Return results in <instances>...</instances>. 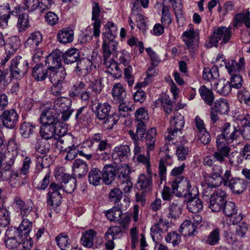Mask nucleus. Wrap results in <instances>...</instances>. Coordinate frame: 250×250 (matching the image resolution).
Wrapping results in <instances>:
<instances>
[{"instance_id": "obj_1", "label": "nucleus", "mask_w": 250, "mask_h": 250, "mask_svg": "<svg viewBox=\"0 0 250 250\" xmlns=\"http://www.w3.org/2000/svg\"><path fill=\"white\" fill-rule=\"evenodd\" d=\"M218 163L219 162L212 159L210 156H208L204 158V165L210 168L208 182H212V185L214 187H219L223 183L227 186L228 180L231 177V171L226 170L222 175L223 169Z\"/></svg>"}, {"instance_id": "obj_2", "label": "nucleus", "mask_w": 250, "mask_h": 250, "mask_svg": "<svg viewBox=\"0 0 250 250\" xmlns=\"http://www.w3.org/2000/svg\"><path fill=\"white\" fill-rule=\"evenodd\" d=\"M231 28L225 26L214 28L212 35L208 37L206 46L208 48L217 47L219 41L222 39L221 44H225L229 42L231 37Z\"/></svg>"}, {"instance_id": "obj_3", "label": "nucleus", "mask_w": 250, "mask_h": 250, "mask_svg": "<svg viewBox=\"0 0 250 250\" xmlns=\"http://www.w3.org/2000/svg\"><path fill=\"white\" fill-rule=\"evenodd\" d=\"M136 120L138 122L136 125V131L134 133L131 130H129L128 134L132 139L136 140L141 138L145 135L146 130V123L148 119V114L144 108H140L135 113Z\"/></svg>"}, {"instance_id": "obj_4", "label": "nucleus", "mask_w": 250, "mask_h": 250, "mask_svg": "<svg viewBox=\"0 0 250 250\" xmlns=\"http://www.w3.org/2000/svg\"><path fill=\"white\" fill-rule=\"evenodd\" d=\"M171 187L173 192H176V195L179 197H186L193 195V192H198L196 188H193L191 189V185L189 181L183 176L176 178L173 181Z\"/></svg>"}, {"instance_id": "obj_5", "label": "nucleus", "mask_w": 250, "mask_h": 250, "mask_svg": "<svg viewBox=\"0 0 250 250\" xmlns=\"http://www.w3.org/2000/svg\"><path fill=\"white\" fill-rule=\"evenodd\" d=\"M174 114L170 122V126L165 134V138L169 141L174 139L177 135H181V130L185 124L184 116L181 113L176 111Z\"/></svg>"}, {"instance_id": "obj_6", "label": "nucleus", "mask_w": 250, "mask_h": 250, "mask_svg": "<svg viewBox=\"0 0 250 250\" xmlns=\"http://www.w3.org/2000/svg\"><path fill=\"white\" fill-rule=\"evenodd\" d=\"M241 133V127L237 125H231L229 123L224 124L222 127V133L217 136L219 141L231 143L237 140Z\"/></svg>"}, {"instance_id": "obj_7", "label": "nucleus", "mask_w": 250, "mask_h": 250, "mask_svg": "<svg viewBox=\"0 0 250 250\" xmlns=\"http://www.w3.org/2000/svg\"><path fill=\"white\" fill-rule=\"evenodd\" d=\"M71 105V99L67 97H61L54 101L53 107L60 114H62V121H66L69 118L73 112Z\"/></svg>"}, {"instance_id": "obj_8", "label": "nucleus", "mask_w": 250, "mask_h": 250, "mask_svg": "<svg viewBox=\"0 0 250 250\" xmlns=\"http://www.w3.org/2000/svg\"><path fill=\"white\" fill-rule=\"evenodd\" d=\"M28 68L27 61L21 56H17L11 60L9 66L11 76L20 79L27 73Z\"/></svg>"}, {"instance_id": "obj_9", "label": "nucleus", "mask_w": 250, "mask_h": 250, "mask_svg": "<svg viewBox=\"0 0 250 250\" xmlns=\"http://www.w3.org/2000/svg\"><path fill=\"white\" fill-rule=\"evenodd\" d=\"M157 134L156 129L155 128H151L148 131L146 134L142 137V139L138 138L136 140L132 139L134 141V153L135 155L139 154L141 152V147L138 143V140H141L145 143L147 146L146 154L149 155V152L155 148V137Z\"/></svg>"}, {"instance_id": "obj_10", "label": "nucleus", "mask_w": 250, "mask_h": 250, "mask_svg": "<svg viewBox=\"0 0 250 250\" xmlns=\"http://www.w3.org/2000/svg\"><path fill=\"white\" fill-rule=\"evenodd\" d=\"M47 194V205L52 209L57 208L61 205L62 196L60 192L61 187L55 183H52Z\"/></svg>"}, {"instance_id": "obj_11", "label": "nucleus", "mask_w": 250, "mask_h": 250, "mask_svg": "<svg viewBox=\"0 0 250 250\" xmlns=\"http://www.w3.org/2000/svg\"><path fill=\"white\" fill-rule=\"evenodd\" d=\"M91 106L96 118L100 121L104 120L108 117L111 109L109 104L100 102L97 98L94 100H91Z\"/></svg>"}, {"instance_id": "obj_12", "label": "nucleus", "mask_w": 250, "mask_h": 250, "mask_svg": "<svg viewBox=\"0 0 250 250\" xmlns=\"http://www.w3.org/2000/svg\"><path fill=\"white\" fill-rule=\"evenodd\" d=\"M226 201V192L221 190H217L210 197L209 208L213 212H219L222 210Z\"/></svg>"}, {"instance_id": "obj_13", "label": "nucleus", "mask_w": 250, "mask_h": 250, "mask_svg": "<svg viewBox=\"0 0 250 250\" xmlns=\"http://www.w3.org/2000/svg\"><path fill=\"white\" fill-rule=\"evenodd\" d=\"M61 120L60 113L57 112L53 107L47 108L43 110L40 118L41 124L54 125H57Z\"/></svg>"}, {"instance_id": "obj_14", "label": "nucleus", "mask_w": 250, "mask_h": 250, "mask_svg": "<svg viewBox=\"0 0 250 250\" xmlns=\"http://www.w3.org/2000/svg\"><path fill=\"white\" fill-rule=\"evenodd\" d=\"M216 143L217 149L213 152L212 159L219 162V163H222L225 161L226 158L229 156L231 149L226 144V142L216 139Z\"/></svg>"}, {"instance_id": "obj_15", "label": "nucleus", "mask_w": 250, "mask_h": 250, "mask_svg": "<svg viewBox=\"0 0 250 250\" xmlns=\"http://www.w3.org/2000/svg\"><path fill=\"white\" fill-rule=\"evenodd\" d=\"M19 119V115L15 109L6 110L0 116L2 125L7 128H14Z\"/></svg>"}, {"instance_id": "obj_16", "label": "nucleus", "mask_w": 250, "mask_h": 250, "mask_svg": "<svg viewBox=\"0 0 250 250\" xmlns=\"http://www.w3.org/2000/svg\"><path fill=\"white\" fill-rule=\"evenodd\" d=\"M222 210L225 216L231 217L230 220L233 225L237 224L242 220V216L237 214L238 208L233 202L226 201Z\"/></svg>"}, {"instance_id": "obj_17", "label": "nucleus", "mask_w": 250, "mask_h": 250, "mask_svg": "<svg viewBox=\"0 0 250 250\" xmlns=\"http://www.w3.org/2000/svg\"><path fill=\"white\" fill-rule=\"evenodd\" d=\"M183 41L186 45V48L191 53H193L198 47L199 39L195 34L193 29H190L183 34Z\"/></svg>"}, {"instance_id": "obj_18", "label": "nucleus", "mask_w": 250, "mask_h": 250, "mask_svg": "<svg viewBox=\"0 0 250 250\" xmlns=\"http://www.w3.org/2000/svg\"><path fill=\"white\" fill-rule=\"evenodd\" d=\"M62 53L59 50H55L48 55L45 60V65L48 69H59L62 67Z\"/></svg>"}, {"instance_id": "obj_19", "label": "nucleus", "mask_w": 250, "mask_h": 250, "mask_svg": "<svg viewBox=\"0 0 250 250\" xmlns=\"http://www.w3.org/2000/svg\"><path fill=\"white\" fill-rule=\"evenodd\" d=\"M52 163V158L50 155H45L36 157V165L35 173L40 177L42 173L49 170L48 168Z\"/></svg>"}, {"instance_id": "obj_20", "label": "nucleus", "mask_w": 250, "mask_h": 250, "mask_svg": "<svg viewBox=\"0 0 250 250\" xmlns=\"http://www.w3.org/2000/svg\"><path fill=\"white\" fill-rule=\"evenodd\" d=\"M130 149L127 145L117 146L113 150L112 158L115 163H118L127 159L130 154Z\"/></svg>"}, {"instance_id": "obj_21", "label": "nucleus", "mask_w": 250, "mask_h": 250, "mask_svg": "<svg viewBox=\"0 0 250 250\" xmlns=\"http://www.w3.org/2000/svg\"><path fill=\"white\" fill-rule=\"evenodd\" d=\"M101 12L100 5L97 2H94L92 5V18L94 22L92 23L93 26V35L95 37H99L100 34L101 20L100 14Z\"/></svg>"}, {"instance_id": "obj_22", "label": "nucleus", "mask_w": 250, "mask_h": 250, "mask_svg": "<svg viewBox=\"0 0 250 250\" xmlns=\"http://www.w3.org/2000/svg\"><path fill=\"white\" fill-rule=\"evenodd\" d=\"M74 65L77 73H80L79 74L83 75L90 73L93 68H96L90 60L85 58L79 59Z\"/></svg>"}, {"instance_id": "obj_23", "label": "nucleus", "mask_w": 250, "mask_h": 250, "mask_svg": "<svg viewBox=\"0 0 250 250\" xmlns=\"http://www.w3.org/2000/svg\"><path fill=\"white\" fill-rule=\"evenodd\" d=\"M227 186H228L232 191L235 194H240L247 188V182L243 179L233 178L232 176L228 180Z\"/></svg>"}, {"instance_id": "obj_24", "label": "nucleus", "mask_w": 250, "mask_h": 250, "mask_svg": "<svg viewBox=\"0 0 250 250\" xmlns=\"http://www.w3.org/2000/svg\"><path fill=\"white\" fill-rule=\"evenodd\" d=\"M197 193H194L193 195H190L187 200L183 202L187 203V208L193 213H197L201 211L203 208L202 201L197 197Z\"/></svg>"}, {"instance_id": "obj_25", "label": "nucleus", "mask_w": 250, "mask_h": 250, "mask_svg": "<svg viewBox=\"0 0 250 250\" xmlns=\"http://www.w3.org/2000/svg\"><path fill=\"white\" fill-rule=\"evenodd\" d=\"M136 188L142 194H146L149 192L152 188L151 176H146L145 174H140L136 184Z\"/></svg>"}, {"instance_id": "obj_26", "label": "nucleus", "mask_w": 250, "mask_h": 250, "mask_svg": "<svg viewBox=\"0 0 250 250\" xmlns=\"http://www.w3.org/2000/svg\"><path fill=\"white\" fill-rule=\"evenodd\" d=\"M115 38H107L108 40H104L102 44L103 57L105 61L108 60L112 53L116 50L118 42L114 40Z\"/></svg>"}, {"instance_id": "obj_27", "label": "nucleus", "mask_w": 250, "mask_h": 250, "mask_svg": "<svg viewBox=\"0 0 250 250\" xmlns=\"http://www.w3.org/2000/svg\"><path fill=\"white\" fill-rule=\"evenodd\" d=\"M73 175L75 177L82 178L85 176L88 170V166L86 162L81 159H76L73 162L72 166Z\"/></svg>"}, {"instance_id": "obj_28", "label": "nucleus", "mask_w": 250, "mask_h": 250, "mask_svg": "<svg viewBox=\"0 0 250 250\" xmlns=\"http://www.w3.org/2000/svg\"><path fill=\"white\" fill-rule=\"evenodd\" d=\"M66 73L64 68L61 67L59 69L49 70L48 78L52 83H62L66 77Z\"/></svg>"}, {"instance_id": "obj_29", "label": "nucleus", "mask_w": 250, "mask_h": 250, "mask_svg": "<svg viewBox=\"0 0 250 250\" xmlns=\"http://www.w3.org/2000/svg\"><path fill=\"white\" fill-rule=\"evenodd\" d=\"M102 173L103 181L106 185L111 184L117 174L115 167L111 164L104 166Z\"/></svg>"}, {"instance_id": "obj_30", "label": "nucleus", "mask_w": 250, "mask_h": 250, "mask_svg": "<svg viewBox=\"0 0 250 250\" xmlns=\"http://www.w3.org/2000/svg\"><path fill=\"white\" fill-rule=\"evenodd\" d=\"M62 182L60 186L61 189L67 193H72L76 188V179L75 177H69L68 175L64 174L62 176Z\"/></svg>"}, {"instance_id": "obj_31", "label": "nucleus", "mask_w": 250, "mask_h": 250, "mask_svg": "<svg viewBox=\"0 0 250 250\" xmlns=\"http://www.w3.org/2000/svg\"><path fill=\"white\" fill-rule=\"evenodd\" d=\"M55 139H57L56 137ZM73 144V138L72 136L69 134L63 138H60L57 139V141L56 142V147L60 150V152L62 153H64L65 150L68 149L70 147H72Z\"/></svg>"}, {"instance_id": "obj_32", "label": "nucleus", "mask_w": 250, "mask_h": 250, "mask_svg": "<svg viewBox=\"0 0 250 250\" xmlns=\"http://www.w3.org/2000/svg\"><path fill=\"white\" fill-rule=\"evenodd\" d=\"M245 64L244 58H240L238 61L231 60L226 64V68L231 75L238 72L244 68Z\"/></svg>"}, {"instance_id": "obj_33", "label": "nucleus", "mask_w": 250, "mask_h": 250, "mask_svg": "<svg viewBox=\"0 0 250 250\" xmlns=\"http://www.w3.org/2000/svg\"><path fill=\"white\" fill-rule=\"evenodd\" d=\"M58 41L61 43L66 44L74 39V32L70 28H62L57 34Z\"/></svg>"}, {"instance_id": "obj_34", "label": "nucleus", "mask_w": 250, "mask_h": 250, "mask_svg": "<svg viewBox=\"0 0 250 250\" xmlns=\"http://www.w3.org/2000/svg\"><path fill=\"white\" fill-rule=\"evenodd\" d=\"M49 69H43L42 63H37L32 69V75L38 81H44L47 77L48 78Z\"/></svg>"}, {"instance_id": "obj_35", "label": "nucleus", "mask_w": 250, "mask_h": 250, "mask_svg": "<svg viewBox=\"0 0 250 250\" xmlns=\"http://www.w3.org/2000/svg\"><path fill=\"white\" fill-rule=\"evenodd\" d=\"M14 203L15 207L21 210V214L27 216L32 209V203L31 202L25 203L21 197L16 196L14 198Z\"/></svg>"}, {"instance_id": "obj_36", "label": "nucleus", "mask_w": 250, "mask_h": 250, "mask_svg": "<svg viewBox=\"0 0 250 250\" xmlns=\"http://www.w3.org/2000/svg\"><path fill=\"white\" fill-rule=\"evenodd\" d=\"M214 87L218 93L224 96L229 95L231 90L229 81L225 79L219 80L218 82L215 83Z\"/></svg>"}, {"instance_id": "obj_37", "label": "nucleus", "mask_w": 250, "mask_h": 250, "mask_svg": "<svg viewBox=\"0 0 250 250\" xmlns=\"http://www.w3.org/2000/svg\"><path fill=\"white\" fill-rule=\"evenodd\" d=\"M184 202L180 198L173 200L168 206L169 215L172 218H176L178 217L182 212V204Z\"/></svg>"}, {"instance_id": "obj_38", "label": "nucleus", "mask_w": 250, "mask_h": 250, "mask_svg": "<svg viewBox=\"0 0 250 250\" xmlns=\"http://www.w3.org/2000/svg\"><path fill=\"white\" fill-rule=\"evenodd\" d=\"M199 92L200 96L207 104L208 105L212 104L214 101V96L211 89L203 85L199 88Z\"/></svg>"}, {"instance_id": "obj_39", "label": "nucleus", "mask_w": 250, "mask_h": 250, "mask_svg": "<svg viewBox=\"0 0 250 250\" xmlns=\"http://www.w3.org/2000/svg\"><path fill=\"white\" fill-rule=\"evenodd\" d=\"M40 130V134L42 139H44L48 141L55 137V125L48 124H42Z\"/></svg>"}, {"instance_id": "obj_40", "label": "nucleus", "mask_w": 250, "mask_h": 250, "mask_svg": "<svg viewBox=\"0 0 250 250\" xmlns=\"http://www.w3.org/2000/svg\"><path fill=\"white\" fill-rule=\"evenodd\" d=\"M96 235V231L92 229L83 233L81 239L82 245L86 248H91L93 245L94 239Z\"/></svg>"}, {"instance_id": "obj_41", "label": "nucleus", "mask_w": 250, "mask_h": 250, "mask_svg": "<svg viewBox=\"0 0 250 250\" xmlns=\"http://www.w3.org/2000/svg\"><path fill=\"white\" fill-rule=\"evenodd\" d=\"M79 54L78 51L74 48H71L66 51L64 54L62 53V59L65 63L74 64L79 59Z\"/></svg>"}, {"instance_id": "obj_42", "label": "nucleus", "mask_w": 250, "mask_h": 250, "mask_svg": "<svg viewBox=\"0 0 250 250\" xmlns=\"http://www.w3.org/2000/svg\"><path fill=\"white\" fill-rule=\"evenodd\" d=\"M117 207H113L112 208L105 212V214L108 219L111 221H119L122 214V204H117Z\"/></svg>"}, {"instance_id": "obj_43", "label": "nucleus", "mask_w": 250, "mask_h": 250, "mask_svg": "<svg viewBox=\"0 0 250 250\" xmlns=\"http://www.w3.org/2000/svg\"><path fill=\"white\" fill-rule=\"evenodd\" d=\"M197 226L194 223H192L190 220H186L184 221L180 226V229L183 232L185 235L189 236L195 235L197 231Z\"/></svg>"}, {"instance_id": "obj_44", "label": "nucleus", "mask_w": 250, "mask_h": 250, "mask_svg": "<svg viewBox=\"0 0 250 250\" xmlns=\"http://www.w3.org/2000/svg\"><path fill=\"white\" fill-rule=\"evenodd\" d=\"M42 35L40 32H34L28 37L25 42V45L26 47L34 48L35 46H38L42 42Z\"/></svg>"}, {"instance_id": "obj_45", "label": "nucleus", "mask_w": 250, "mask_h": 250, "mask_svg": "<svg viewBox=\"0 0 250 250\" xmlns=\"http://www.w3.org/2000/svg\"><path fill=\"white\" fill-rule=\"evenodd\" d=\"M88 178L90 184L98 186L103 178L102 173L98 168H92L88 173Z\"/></svg>"}, {"instance_id": "obj_46", "label": "nucleus", "mask_w": 250, "mask_h": 250, "mask_svg": "<svg viewBox=\"0 0 250 250\" xmlns=\"http://www.w3.org/2000/svg\"><path fill=\"white\" fill-rule=\"evenodd\" d=\"M36 151L42 154L47 153L50 149V144L49 141L42 138H38L35 145Z\"/></svg>"}, {"instance_id": "obj_47", "label": "nucleus", "mask_w": 250, "mask_h": 250, "mask_svg": "<svg viewBox=\"0 0 250 250\" xmlns=\"http://www.w3.org/2000/svg\"><path fill=\"white\" fill-rule=\"evenodd\" d=\"M22 230L18 227H11L6 231L5 237L10 239H15L21 243L23 237Z\"/></svg>"}, {"instance_id": "obj_48", "label": "nucleus", "mask_w": 250, "mask_h": 250, "mask_svg": "<svg viewBox=\"0 0 250 250\" xmlns=\"http://www.w3.org/2000/svg\"><path fill=\"white\" fill-rule=\"evenodd\" d=\"M35 128V124L29 122H23L20 126V133L24 138H28L34 133Z\"/></svg>"}, {"instance_id": "obj_49", "label": "nucleus", "mask_w": 250, "mask_h": 250, "mask_svg": "<svg viewBox=\"0 0 250 250\" xmlns=\"http://www.w3.org/2000/svg\"><path fill=\"white\" fill-rule=\"evenodd\" d=\"M112 96L115 100L123 101L126 97V92L121 83H116L112 90Z\"/></svg>"}, {"instance_id": "obj_50", "label": "nucleus", "mask_w": 250, "mask_h": 250, "mask_svg": "<svg viewBox=\"0 0 250 250\" xmlns=\"http://www.w3.org/2000/svg\"><path fill=\"white\" fill-rule=\"evenodd\" d=\"M21 44L20 40L17 36H13L10 38V42L5 46V50L10 54H14Z\"/></svg>"}, {"instance_id": "obj_51", "label": "nucleus", "mask_w": 250, "mask_h": 250, "mask_svg": "<svg viewBox=\"0 0 250 250\" xmlns=\"http://www.w3.org/2000/svg\"><path fill=\"white\" fill-rule=\"evenodd\" d=\"M219 76V70L217 67L214 66L211 68H205L203 71L204 80L210 81L217 79Z\"/></svg>"}, {"instance_id": "obj_52", "label": "nucleus", "mask_w": 250, "mask_h": 250, "mask_svg": "<svg viewBox=\"0 0 250 250\" xmlns=\"http://www.w3.org/2000/svg\"><path fill=\"white\" fill-rule=\"evenodd\" d=\"M85 90V83L82 81L78 82L73 85L69 92L68 95L70 97L74 98L83 94V92Z\"/></svg>"}, {"instance_id": "obj_53", "label": "nucleus", "mask_w": 250, "mask_h": 250, "mask_svg": "<svg viewBox=\"0 0 250 250\" xmlns=\"http://www.w3.org/2000/svg\"><path fill=\"white\" fill-rule=\"evenodd\" d=\"M213 109L220 114H226L229 111V104L226 100L216 101Z\"/></svg>"}, {"instance_id": "obj_54", "label": "nucleus", "mask_w": 250, "mask_h": 250, "mask_svg": "<svg viewBox=\"0 0 250 250\" xmlns=\"http://www.w3.org/2000/svg\"><path fill=\"white\" fill-rule=\"evenodd\" d=\"M15 163V158L9 152L5 154L0 153V166L11 168Z\"/></svg>"}, {"instance_id": "obj_55", "label": "nucleus", "mask_w": 250, "mask_h": 250, "mask_svg": "<svg viewBox=\"0 0 250 250\" xmlns=\"http://www.w3.org/2000/svg\"><path fill=\"white\" fill-rule=\"evenodd\" d=\"M17 26L18 31L20 32L28 28L30 26L28 16L25 14L19 15Z\"/></svg>"}, {"instance_id": "obj_56", "label": "nucleus", "mask_w": 250, "mask_h": 250, "mask_svg": "<svg viewBox=\"0 0 250 250\" xmlns=\"http://www.w3.org/2000/svg\"><path fill=\"white\" fill-rule=\"evenodd\" d=\"M239 102L248 106H250V92L245 88L239 90L237 94Z\"/></svg>"}, {"instance_id": "obj_57", "label": "nucleus", "mask_w": 250, "mask_h": 250, "mask_svg": "<svg viewBox=\"0 0 250 250\" xmlns=\"http://www.w3.org/2000/svg\"><path fill=\"white\" fill-rule=\"evenodd\" d=\"M89 88L95 93H100L102 90V82L99 76H95L90 79Z\"/></svg>"}, {"instance_id": "obj_58", "label": "nucleus", "mask_w": 250, "mask_h": 250, "mask_svg": "<svg viewBox=\"0 0 250 250\" xmlns=\"http://www.w3.org/2000/svg\"><path fill=\"white\" fill-rule=\"evenodd\" d=\"M118 178L120 180L124 179V181H129V174L130 169L129 167L126 164H123L119 166L117 169Z\"/></svg>"}, {"instance_id": "obj_59", "label": "nucleus", "mask_w": 250, "mask_h": 250, "mask_svg": "<svg viewBox=\"0 0 250 250\" xmlns=\"http://www.w3.org/2000/svg\"><path fill=\"white\" fill-rule=\"evenodd\" d=\"M119 119L117 114L114 113L112 115H108V117L105 118L103 121V126L106 129H110L115 125Z\"/></svg>"}, {"instance_id": "obj_60", "label": "nucleus", "mask_w": 250, "mask_h": 250, "mask_svg": "<svg viewBox=\"0 0 250 250\" xmlns=\"http://www.w3.org/2000/svg\"><path fill=\"white\" fill-rule=\"evenodd\" d=\"M161 22L164 25L168 26L171 22V14L169 12V6L165 5L164 1L162 3Z\"/></svg>"}, {"instance_id": "obj_61", "label": "nucleus", "mask_w": 250, "mask_h": 250, "mask_svg": "<svg viewBox=\"0 0 250 250\" xmlns=\"http://www.w3.org/2000/svg\"><path fill=\"white\" fill-rule=\"evenodd\" d=\"M229 83L231 88L239 89L243 85L242 77L239 74H232Z\"/></svg>"}, {"instance_id": "obj_62", "label": "nucleus", "mask_w": 250, "mask_h": 250, "mask_svg": "<svg viewBox=\"0 0 250 250\" xmlns=\"http://www.w3.org/2000/svg\"><path fill=\"white\" fill-rule=\"evenodd\" d=\"M123 197V192L118 188H115L110 190L108 193V198L111 202L118 204Z\"/></svg>"}, {"instance_id": "obj_63", "label": "nucleus", "mask_w": 250, "mask_h": 250, "mask_svg": "<svg viewBox=\"0 0 250 250\" xmlns=\"http://www.w3.org/2000/svg\"><path fill=\"white\" fill-rule=\"evenodd\" d=\"M240 120L243 126L241 135L244 139L250 140V121L245 117H243Z\"/></svg>"}, {"instance_id": "obj_64", "label": "nucleus", "mask_w": 250, "mask_h": 250, "mask_svg": "<svg viewBox=\"0 0 250 250\" xmlns=\"http://www.w3.org/2000/svg\"><path fill=\"white\" fill-rule=\"evenodd\" d=\"M105 26L106 30L103 33L106 38H116L117 36V27L112 21L107 22Z\"/></svg>"}]
</instances>
